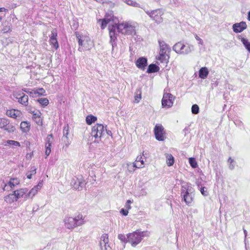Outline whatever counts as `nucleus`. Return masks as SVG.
Masks as SVG:
<instances>
[{"mask_svg": "<svg viewBox=\"0 0 250 250\" xmlns=\"http://www.w3.org/2000/svg\"><path fill=\"white\" fill-rule=\"evenodd\" d=\"M75 34L78 40L79 51L90 50L92 48L93 42L88 35L81 34L78 32H75Z\"/></svg>", "mask_w": 250, "mask_h": 250, "instance_id": "f257e3e1", "label": "nucleus"}, {"mask_svg": "<svg viewBox=\"0 0 250 250\" xmlns=\"http://www.w3.org/2000/svg\"><path fill=\"white\" fill-rule=\"evenodd\" d=\"M160 49L159 54L156 57V60L161 63L167 64L170 58V47L164 41H159Z\"/></svg>", "mask_w": 250, "mask_h": 250, "instance_id": "f03ea898", "label": "nucleus"}, {"mask_svg": "<svg viewBox=\"0 0 250 250\" xmlns=\"http://www.w3.org/2000/svg\"><path fill=\"white\" fill-rule=\"evenodd\" d=\"M137 24L129 21H123L118 23L117 30L118 32L125 35H134L136 34Z\"/></svg>", "mask_w": 250, "mask_h": 250, "instance_id": "7ed1b4c3", "label": "nucleus"}, {"mask_svg": "<svg viewBox=\"0 0 250 250\" xmlns=\"http://www.w3.org/2000/svg\"><path fill=\"white\" fill-rule=\"evenodd\" d=\"M84 218L81 213H78L75 217L67 216L64 220L65 227L69 229L81 226L85 223Z\"/></svg>", "mask_w": 250, "mask_h": 250, "instance_id": "20e7f679", "label": "nucleus"}, {"mask_svg": "<svg viewBox=\"0 0 250 250\" xmlns=\"http://www.w3.org/2000/svg\"><path fill=\"white\" fill-rule=\"evenodd\" d=\"M147 232L139 231L136 230L127 234V242L130 243L132 246L135 247L139 244L142 240L143 237L147 236Z\"/></svg>", "mask_w": 250, "mask_h": 250, "instance_id": "39448f33", "label": "nucleus"}, {"mask_svg": "<svg viewBox=\"0 0 250 250\" xmlns=\"http://www.w3.org/2000/svg\"><path fill=\"white\" fill-rule=\"evenodd\" d=\"M175 97L171 93L164 92L162 100V106L163 108H169L172 106Z\"/></svg>", "mask_w": 250, "mask_h": 250, "instance_id": "423d86ee", "label": "nucleus"}, {"mask_svg": "<svg viewBox=\"0 0 250 250\" xmlns=\"http://www.w3.org/2000/svg\"><path fill=\"white\" fill-rule=\"evenodd\" d=\"M105 130L106 128L103 124H96L92 127L91 136L95 138H100L103 135Z\"/></svg>", "mask_w": 250, "mask_h": 250, "instance_id": "0eeeda50", "label": "nucleus"}, {"mask_svg": "<svg viewBox=\"0 0 250 250\" xmlns=\"http://www.w3.org/2000/svg\"><path fill=\"white\" fill-rule=\"evenodd\" d=\"M173 49L179 54H186L190 52L189 46L186 45L182 42H179L175 43L173 47Z\"/></svg>", "mask_w": 250, "mask_h": 250, "instance_id": "6e6552de", "label": "nucleus"}, {"mask_svg": "<svg viewBox=\"0 0 250 250\" xmlns=\"http://www.w3.org/2000/svg\"><path fill=\"white\" fill-rule=\"evenodd\" d=\"M154 133L156 139L159 141H163L166 138V132L162 125H156L154 128Z\"/></svg>", "mask_w": 250, "mask_h": 250, "instance_id": "1a4fd4ad", "label": "nucleus"}, {"mask_svg": "<svg viewBox=\"0 0 250 250\" xmlns=\"http://www.w3.org/2000/svg\"><path fill=\"white\" fill-rule=\"evenodd\" d=\"M147 14L154 21L157 23H160L163 21L162 16L163 13L161 9H157L150 12H146Z\"/></svg>", "mask_w": 250, "mask_h": 250, "instance_id": "9d476101", "label": "nucleus"}, {"mask_svg": "<svg viewBox=\"0 0 250 250\" xmlns=\"http://www.w3.org/2000/svg\"><path fill=\"white\" fill-rule=\"evenodd\" d=\"M20 184V180L16 177L11 178L7 184L2 188L3 191H11Z\"/></svg>", "mask_w": 250, "mask_h": 250, "instance_id": "9b49d317", "label": "nucleus"}, {"mask_svg": "<svg viewBox=\"0 0 250 250\" xmlns=\"http://www.w3.org/2000/svg\"><path fill=\"white\" fill-rule=\"evenodd\" d=\"M0 128L8 132H14L16 130L15 126L5 118H0Z\"/></svg>", "mask_w": 250, "mask_h": 250, "instance_id": "f8f14e48", "label": "nucleus"}, {"mask_svg": "<svg viewBox=\"0 0 250 250\" xmlns=\"http://www.w3.org/2000/svg\"><path fill=\"white\" fill-rule=\"evenodd\" d=\"M14 96L18 100L19 103L21 104L27 106L28 104V97L23 93L15 92Z\"/></svg>", "mask_w": 250, "mask_h": 250, "instance_id": "ddd939ff", "label": "nucleus"}, {"mask_svg": "<svg viewBox=\"0 0 250 250\" xmlns=\"http://www.w3.org/2000/svg\"><path fill=\"white\" fill-rule=\"evenodd\" d=\"M6 115L9 117L21 120L22 118V112L18 109H10L7 110L6 112Z\"/></svg>", "mask_w": 250, "mask_h": 250, "instance_id": "4468645a", "label": "nucleus"}, {"mask_svg": "<svg viewBox=\"0 0 250 250\" xmlns=\"http://www.w3.org/2000/svg\"><path fill=\"white\" fill-rule=\"evenodd\" d=\"M86 185L85 181L83 177L76 178L72 181V186L75 189L81 190Z\"/></svg>", "mask_w": 250, "mask_h": 250, "instance_id": "2eb2a0df", "label": "nucleus"}, {"mask_svg": "<svg viewBox=\"0 0 250 250\" xmlns=\"http://www.w3.org/2000/svg\"><path fill=\"white\" fill-rule=\"evenodd\" d=\"M23 91L33 97L45 95V90L43 88H35L29 91Z\"/></svg>", "mask_w": 250, "mask_h": 250, "instance_id": "dca6fc26", "label": "nucleus"}, {"mask_svg": "<svg viewBox=\"0 0 250 250\" xmlns=\"http://www.w3.org/2000/svg\"><path fill=\"white\" fill-rule=\"evenodd\" d=\"M53 137L52 134L48 135L45 140V154L46 157L49 155L51 153V145L53 142Z\"/></svg>", "mask_w": 250, "mask_h": 250, "instance_id": "f3484780", "label": "nucleus"}, {"mask_svg": "<svg viewBox=\"0 0 250 250\" xmlns=\"http://www.w3.org/2000/svg\"><path fill=\"white\" fill-rule=\"evenodd\" d=\"M57 32L56 29H54L51 31V36L50 37V43L53 45L55 49H58L59 47V43L57 40Z\"/></svg>", "mask_w": 250, "mask_h": 250, "instance_id": "a211bd4d", "label": "nucleus"}, {"mask_svg": "<svg viewBox=\"0 0 250 250\" xmlns=\"http://www.w3.org/2000/svg\"><path fill=\"white\" fill-rule=\"evenodd\" d=\"M247 24L245 22L242 21L240 23H235L233 25V31L235 33H240L247 28Z\"/></svg>", "mask_w": 250, "mask_h": 250, "instance_id": "6ab92c4d", "label": "nucleus"}, {"mask_svg": "<svg viewBox=\"0 0 250 250\" xmlns=\"http://www.w3.org/2000/svg\"><path fill=\"white\" fill-rule=\"evenodd\" d=\"M135 64L139 69L145 70L147 64V60L145 58L140 57L136 61Z\"/></svg>", "mask_w": 250, "mask_h": 250, "instance_id": "aec40b11", "label": "nucleus"}, {"mask_svg": "<svg viewBox=\"0 0 250 250\" xmlns=\"http://www.w3.org/2000/svg\"><path fill=\"white\" fill-rule=\"evenodd\" d=\"M28 191V190L27 188H21L14 190L13 192L18 200L19 198H22L24 195H26Z\"/></svg>", "mask_w": 250, "mask_h": 250, "instance_id": "412c9836", "label": "nucleus"}, {"mask_svg": "<svg viewBox=\"0 0 250 250\" xmlns=\"http://www.w3.org/2000/svg\"><path fill=\"white\" fill-rule=\"evenodd\" d=\"M33 119L36 121L38 125H42V119L41 118L42 113L39 110H35L32 112Z\"/></svg>", "mask_w": 250, "mask_h": 250, "instance_id": "4be33fe9", "label": "nucleus"}, {"mask_svg": "<svg viewBox=\"0 0 250 250\" xmlns=\"http://www.w3.org/2000/svg\"><path fill=\"white\" fill-rule=\"evenodd\" d=\"M133 167L138 168H142L144 167V161L142 156L140 155L137 157L135 162L133 163Z\"/></svg>", "mask_w": 250, "mask_h": 250, "instance_id": "5701e85b", "label": "nucleus"}, {"mask_svg": "<svg viewBox=\"0 0 250 250\" xmlns=\"http://www.w3.org/2000/svg\"><path fill=\"white\" fill-rule=\"evenodd\" d=\"M31 125L29 122L27 121L21 122L20 125V127L21 131L24 133H27L30 130Z\"/></svg>", "mask_w": 250, "mask_h": 250, "instance_id": "b1692460", "label": "nucleus"}, {"mask_svg": "<svg viewBox=\"0 0 250 250\" xmlns=\"http://www.w3.org/2000/svg\"><path fill=\"white\" fill-rule=\"evenodd\" d=\"M208 73V69L206 67H203L199 71V76L200 78L205 79L207 77Z\"/></svg>", "mask_w": 250, "mask_h": 250, "instance_id": "393cba45", "label": "nucleus"}, {"mask_svg": "<svg viewBox=\"0 0 250 250\" xmlns=\"http://www.w3.org/2000/svg\"><path fill=\"white\" fill-rule=\"evenodd\" d=\"M4 201L8 204H11L15 201H17V200L16 198L14 192H13L12 193L9 194L5 196Z\"/></svg>", "mask_w": 250, "mask_h": 250, "instance_id": "a878e982", "label": "nucleus"}, {"mask_svg": "<svg viewBox=\"0 0 250 250\" xmlns=\"http://www.w3.org/2000/svg\"><path fill=\"white\" fill-rule=\"evenodd\" d=\"M165 156L167 165L169 167L173 166L175 162L174 157L171 154L168 153H166Z\"/></svg>", "mask_w": 250, "mask_h": 250, "instance_id": "bb28decb", "label": "nucleus"}, {"mask_svg": "<svg viewBox=\"0 0 250 250\" xmlns=\"http://www.w3.org/2000/svg\"><path fill=\"white\" fill-rule=\"evenodd\" d=\"M104 18L109 23L110 22H114L115 20L117 19L116 17L113 15L112 12L106 13Z\"/></svg>", "mask_w": 250, "mask_h": 250, "instance_id": "cd10ccee", "label": "nucleus"}, {"mask_svg": "<svg viewBox=\"0 0 250 250\" xmlns=\"http://www.w3.org/2000/svg\"><path fill=\"white\" fill-rule=\"evenodd\" d=\"M97 120V118L93 115H89L86 117L85 121L88 125H91L92 123H95Z\"/></svg>", "mask_w": 250, "mask_h": 250, "instance_id": "c85d7f7f", "label": "nucleus"}, {"mask_svg": "<svg viewBox=\"0 0 250 250\" xmlns=\"http://www.w3.org/2000/svg\"><path fill=\"white\" fill-rule=\"evenodd\" d=\"M159 67L155 64H151L149 65L147 69V72L148 73L157 72L159 71Z\"/></svg>", "mask_w": 250, "mask_h": 250, "instance_id": "c756f323", "label": "nucleus"}, {"mask_svg": "<svg viewBox=\"0 0 250 250\" xmlns=\"http://www.w3.org/2000/svg\"><path fill=\"white\" fill-rule=\"evenodd\" d=\"M184 199L188 205H189L193 201V198L191 195L189 194L188 191L186 192L185 194L184 195Z\"/></svg>", "mask_w": 250, "mask_h": 250, "instance_id": "7c9ffc66", "label": "nucleus"}, {"mask_svg": "<svg viewBox=\"0 0 250 250\" xmlns=\"http://www.w3.org/2000/svg\"><path fill=\"white\" fill-rule=\"evenodd\" d=\"M109 242L108 235L106 233L103 234L101 237L100 245L105 246Z\"/></svg>", "mask_w": 250, "mask_h": 250, "instance_id": "2f4dec72", "label": "nucleus"}, {"mask_svg": "<svg viewBox=\"0 0 250 250\" xmlns=\"http://www.w3.org/2000/svg\"><path fill=\"white\" fill-rule=\"evenodd\" d=\"M37 102L43 107L46 106L49 103V100L46 98H39Z\"/></svg>", "mask_w": 250, "mask_h": 250, "instance_id": "473e14b6", "label": "nucleus"}, {"mask_svg": "<svg viewBox=\"0 0 250 250\" xmlns=\"http://www.w3.org/2000/svg\"><path fill=\"white\" fill-rule=\"evenodd\" d=\"M109 34L110 38V42L114 43L117 40L118 34L116 32L112 31L109 32Z\"/></svg>", "mask_w": 250, "mask_h": 250, "instance_id": "72a5a7b5", "label": "nucleus"}, {"mask_svg": "<svg viewBox=\"0 0 250 250\" xmlns=\"http://www.w3.org/2000/svg\"><path fill=\"white\" fill-rule=\"evenodd\" d=\"M142 99L141 91L140 90H137L135 94L134 103H138Z\"/></svg>", "mask_w": 250, "mask_h": 250, "instance_id": "f704fd0d", "label": "nucleus"}, {"mask_svg": "<svg viewBox=\"0 0 250 250\" xmlns=\"http://www.w3.org/2000/svg\"><path fill=\"white\" fill-rule=\"evenodd\" d=\"M98 22H101V28L102 29H104L107 26V24L109 23L106 21V20L104 19H101L98 20Z\"/></svg>", "mask_w": 250, "mask_h": 250, "instance_id": "c9c22d12", "label": "nucleus"}, {"mask_svg": "<svg viewBox=\"0 0 250 250\" xmlns=\"http://www.w3.org/2000/svg\"><path fill=\"white\" fill-rule=\"evenodd\" d=\"M125 1L129 5L138 7L139 4L135 0H125Z\"/></svg>", "mask_w": 250, "mask_h": 250, "instance_id": "e433bc0d", "label": "nucleus"}, {"mask_svg": "<svg viewBox=\"0 0 250 250\" xmlns=\"http://www.w3.org/2000/svg\"><path fill=\"white\" fill-rule=\"evenodd\" d=\"M241 41L246 49L249 51H250V42L248 41V40L244 38H243L241 40Z\"/></svg>", "mask_w": 250, "mask_h": 250, "instance_id": "4c0bfd02", "label": "nucleus"}, {"mask_svg": "<svg viewBox=\"0 0 250 250\" xmlns=\"http://www.w3.org/2000/svg\"><path fill=\"white\" fill-rule=\"evenodd\" d=\"M189 163L193 168H196L197 167L198 165L196 162V161L194 158H189Z\"/></svg>", "mask_w": 250, "mask_h": 250, "instance_id": "58836bf2", "label": "nucleus"}, {"mask_svg": "<svg viewBox=\"0 0 250 250\" xmlns=\"http://www.w3.org/2000/svg\"><path fill=\"white\" fill-rule=\"evenodd\" d=\"M6 144L8 145H12L16 146H21L20 143L19 142L14 140H7L6 141Z\"/></svg>", "mask_w": 250, "mask_h": 250, "instance_id": "ea45409f", "label": "nucleus"}, {"mask_svg": "<svg viewBox=\"0 0 250 250\" xmlns=\"http://www.w3.org/2000/svg\"><path fill=\"white\" fill-rule=\"evenodd\" d=\"M38 191L37 190V189H36V188H33L29 191V192H28V193L27 194V195L28 197H33L38 193Z\"/></svg>", "mask_w": 250, "mask_h": 250, "instance_id": "a19ab883", "label": "nucleus"}, {"mask_svg": "<svg viewBox=\"0 0 250 250\" xmlns=\"http://www.w3.org/2000/svg\"><path fill=\"white\" fill-rule=\"evenodd\" d=\"M199 108L197 104H193L191 107V111L193 114H196L199 113Z\"/></svg>", "mask_w": 250, "mask_h": 250, "instance_id": "79ce46f5", "label": "nucleus"}, {"mask_svg": "<svg viewBox=\"0 0 250 250\" xmlns=\"http://www.w3.org/2000/svg\"><path fill=\"white\" fill-rule=\"evenodd\" d=\"M117 25L118 23H114L113 24L109 25L108 27L109 32H116V29H117Z\"/></svg>", "mask_w": 250, "mask_h": 250, "instance_id": "37998d69", "label": "nucleus"}, {"mask_svg": "<svg viewBox=\"0 0 250 250\" xmlns=\"http://www.w3.org/2000/svg\"><path fill=\"white\" fill-rule=\"evenodd\" d=\"M118 238L119 240H121L122 242L127 243H128L127 237L126 238L125 235L123 234H119L118 236Z\"/></svg>", "mask_w": 250, "mask_h": 250, "instance_id": "c03bdc74", "label": "nucleus"}, {"mask_svg": "<svg viewBox=\"0 0 250 250\" xmlns=\"http://www.w3.org/2000/svg\"><path fill=\"white\" fill-rule=\"evenodd\" d=\"M2 31L4 33L10 32L12 31V28L10 26H5L3 27Z\"/></svg>", "mask_w": 250, "mask_h": 250, "instance_id": "a18cd8bd", "label": "nucleus"}, {"mask_svg": "<svg viewBox=\"0 0 250 250\" xmlns=\"http://www.w3.org/2000/svg\"><path fill=\"white\" fill-rule=\"evenodd\" d=\"M68 130H69V126L68 125L65 126L63 129V135L65 136V137H67V135L68 134Z\"/></svg>", "mask_w": 250, "mask_h": 250, "instance_id": "49530a36", "label": "nucleus"}, {"mask_svg": "<svg viewBox=\"0 0 250 250\" xmlns=\"http://www.w3.org/2000/svg\"><path fill=\"white\" fill-rule=\"evenodd\" d=\"M43 185V181H41L39 182L38 185L36 186H35L34 188L37 189V190L38 191L39 190L41 189Z\"/></svg>", "mask_w": 250, "mask_h": 250, "instance_id": "de8ad7c7", "label": "nucleus"}, {"mask_svg": "<svg viewBox=\"0 0 250 250\" xmlns=\"http://www.w3.org/2000/svg\"><path fill=\"white\" fill-rule=\"evenodd\" d=\"M43 185V181H41L39 182L38 185L36 186H35L34 188L37 189V190L38 191L39 190L41 189Z\"/></svg>", "mask_w": 250, "mask_h": 250, "instance_id": "09e8293b", "label": "nucleus"}, {"mask_svg": "<svg viewBox=\"0 0 250 250\" xmlns=\"http://www.w3.org/2000/svg\"><path fill=\"white\" fill-rule=\"evenodd\" d=\"M132 203V201L130 200H127L125 204V208L127 209H130L131 208L130 204Z\"/></svg>", "mask_w": 250, "mask_h": 250, "instance_id": "8fccbe9b", "label": "nucleus"}, {"mask_svg": "<svg viewBox=\"0 0 250 250\" xmlns=\"http://www.w3.org/2000/svg\"><path fill=\"white\" fill-rule=\"evenodd\" d=\"M128 210L127 209L122 208L120 212L124 215L126 216L128 213Z\"/></svg>", "mask_w": 250, "mask_h": 250, "instance_id": "3c124183", "label": "nucleus"}, {"mask_svg": "<svg viewBox=\"0 0 250 250\" xmlns=\"http://www.w3.org/2000/svg\"><path fill=\"white\" fill-rule=\"evenodd\" d=\"M205 187H202L200 189L202 194L204 196L207 195V194L206 193V191L205 190Z\"/></svg>", "mask_w": 250, "mask_h": 250, "instance_id": "603ef678", "label": "nucleus"}, {"mask_svg": "<svg viewBox=\"0 0 250 250\" xmlns=\"http://www.w3.org/2000/svg\"><path fill=\"white\" fill-rule=\"evenodd\" d=\"M195 39H196V40H197L199 42L198 43L199 44H203V42L202 40L199 37H198L197 35H196Z\"/></svg>", "mask_w": 250, "mask_h": 250, "instance_id": "864d4df0", "label": "nucleus"}, {"mask_svg": "<svg viewBox=\"0 0 250 250\" xmlns=\"http://www.w3.org/2000/svg\"><path fill=\"white\" fill-rule=\"evenodd\" d=\"M8 10L4 7L0 8V12H7Z\"/></svg>", "mask_w": 250, "mask_h": 250, "instance_id": "5fc2aeb1", "label": "nucleus"}, {"mask_svg": "<svg viewBox=\"0 0 250 250\" xmlns=\"http://www.w3.org/2000/svg\"><path fill=\"white\" fill-rule=\"evenodd\" d=\"M31 174H32V175H34V174H36V169H34L33 170H32L31 171Z\"/></svg>", "mask_w": 250, "mask_h": 250, "instance_id": "6e6d98bb", "label": "nucleus"}, {"mask_svg": "<svg viewBox=\"0 0 250 250\" xmlns=\"http://www.w3.org/2000/svg\"><path fill=\"white\" fill-rule=\"evenodd\" d=\"M32 174L27 175V178L30 179L32 178Z\"/></svg>", "mask_w": 250, "mask_h": 250, "instance_id": "4d7b16f0", "label": "nucleus"}, {"mask_svg": "<svg viewBox=\"0 0 250 250\" xmlns=\"http://www.w3.org/2000/svg\"><path fill=\"white\" fill-rule=\"evenodd\" d=\"M248 20L250 21V11L248 13Z\"/></svg>", "mask_w": 250, "mask_h": 250, "instance_id": "13d9d810", "label": "nucleus"}, {"mask_svg": "<svg viewBox=\"0 0 250 250\" xmlns=\"http://www.w3.org/2000/svg\"><path fill=\"white\" fill-rule=\"evenodd\" d=\"M146 154H145V153H144V151H143V152H142V155H143V156H145Z\"/></svg>", "mask_w": 250, "mask_h": 250, "instance_id": "bf43d9fd", "label": "nucleus"}, {"mask_svg": "<svg viewBox=\"0 0 250 250\" xmlns=\"http://www.w3.org/2000/svg\"><path fill=\"white\" fill-rule=\"evenodd\" d=\"M2 17H0V21L2 20Z\"/></svg>", "mask_w": 250, "mask_h": 250, "instance_id": "052dcab7", "label": "nucleus"}]
</instances>
